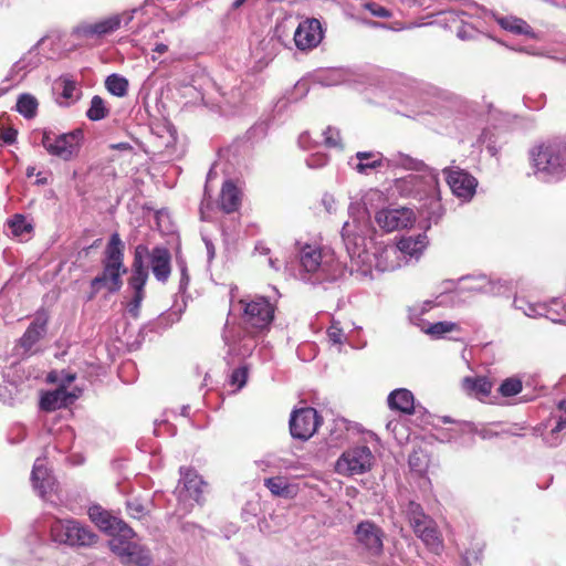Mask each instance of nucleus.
Returning <instances> with one entry per match:
<instances>
[{
  "label": "nucleus",
  "instance_id": "57",
  "mask_svg": "<svg viewBox=\"0 0 566 566\" xmlns=\"http://www.w3.org/2000/svg\"><path fill=\"white\" fill-rule=\"evenodd\" d=\"M167 50H168V46H167L166 44H164V43H158V44H156V46H155V49H154V51H155V52H157V53H159V54H164V53H166V52H167Z\"/></svg>",
  "mask_w": 566,
  "mask_h": 566
},
{
  "label": "nucleus",
  "instance_id": "26",
  "mask_svg": "<svg viewBox=\"0 0 566 566\" xmlns=\"http://www.w3.org/2000/svg\"><path fill=\"white\" fill-rule=\"evenodd\" d=\"M241 205L240 191L232 181H226L220 193V207L227 212L235 211Z\"/></svg>",
  "mask_w": 566,
  "mask_h": 566
},
{
  "label": "nucleus",
  "instance_id": "25",
  "mask_svg": "<svg viewBox=\"0 0 566 566\" xmlns=\"http://www.w3.org/2000/svg\"><path fill=\"white\" fill-rule=\"evenodd\" d=\"M48 318L45 315H38L30 324L23 336L20 338V346L30 350L32 346L45 334Z\"/></svg>",
  "mask_w": 566,
  "mask_h": 566
},
{
  "label": "nucleus",
  "instance_id": "21",
  "mask_svg": "<svg viewBox=\"0 0 566 566\" xmlns=\"http://www.w3.org/2000/svg\"><path fill=\"white\" fill-rule=\"evenodd\" d=\"M78 398V392L69 391L63 386H57L56 389L46 391L41 396L40 408L44 411H54L65 408L73 403Z\"/></svg>",
  "mask_w": 566,
  "mask_h": 566
},
{
  "label": "nucleus",
  "instance_id": "32",
  "mask_svg": "<svg viewBox=\"0 0 566 566\" xmlns=\"http://www.w3.org/2000/svg\"><path fill=\"white\" fill-rule=\"evenodd\" d=\"M57 86L61 88L60 96L64 99L65 105L78 99L80 91L75 81L70 77H61L57 82Z\"/></svg>",
  "mask_w": 566,
  "mask_h": 566
},
{
  "label": "nucleus",
  "instance_id": "43",
  "mask_svg": "<svg viewBox=\"0 0 566 566\" xmlns=\"http://www.w3.org/2000/svg\"><path fill=\"white\" fill-rule=\"evenodd\" d=\"M323 136H324V145L327 148H342L343 147L340 133L337 128L332 127V126L326 127V129L323 132Z\"/></svg>",
  "mask_w": 566,
  "mask_h": 566
},
{
  "label": "nucleus",
  "instance_id": "47",
  "mask_svg": "<svg viewBox=\"0 0 566 566\" xmlns=\"http://www.w3.org/2000/svg\"><path fill=\"white\" fill-rule=\"evenodd\" d=\"M328 340L333 344H342L345 339V334L340 327V323L333 319L331 326L327 329Z\"/></svg>",
  "mask_w": 566,
  "mask_h": 566
},
{
  "label": "nucleus",
  "instance_id": "6",
  "mask_svg": "<svg viewBox=\"0 0 566 566\" xmlns=\"http://www.w3.org/2000/svg\"><path fill=\"white\" fill-rule=\"evenodd\" d=\"M206 485V482L195 470L181 467L180 480L175 490L178 499L177 511L185 515L192 510L193 503L202 504V493Z\"/></svg>",
  "mask_w": 566,
  "mask_h": 566
},
{
  "label": "nucleus",
  "instance_id": "44",
  "mask_svg": "<svg viewBox=\"0 0 566 566\" xmlns=\"http://www.w3.org/2000/svg\"><path fill=\"white\" fill-rule=\"evenodd\" d=\"M248 379V367L241 366L238 369H234L230 377H229V384L231 387H234V391L241 389Z\"/></svg>",
  "mask_w": 566,
  "mask_h": 566
},
{
  "label": "nucleus",
  "instance_id": "14",
  "mask_svg": "<svg viewBox=\"0 0 566 566\" xmlns=\"http://www.w3.org/2000/svg\"><path fill=\"white\" fill-rule=\"evenodd\" d=\"M319 418L314 408L294 410L290 419V431L293 438L308 440L317 430Z\"/></svg>",
  "mask_w": 566,
  "mask_h": 566
},
{
  "label": "nucleus",
  "instance_id": "22",
  "mask_svg": "<svg viewBox=\"0 0 566 566\" xmlns=\"http://www.w3.org/2000/svg\"><path fill=\"white\" fill-rule=\"evenodd\" d=\"M118 29L119 20L117 17H115V14H113L94 23H81L75 28L74 32L78 36L101 38L106 34L113 33Z\"/></svg>",
  "mask_w": 566,
  "mask_h": 566
},
{
  "label": "nucleus",
  "instance_id": "15",
  "mask_svg": "<svg viewBox=\"0 0 566 566\" xmlns=\"http://www.w3.org/2000/svg\"><path fill=\"white\" fill-rule=\"evenodd\" d=\"M376 221L387 232L412 227L416 213L410 208L382 209L376 213Z\"/></svg>",
  "mask_w": 566,
  "mask_h": 566
},
{
  "label": "nucleus",
  "instance_id": "52",
  "mask_svg": "<svg viewBox=\"0 0 566 566\" xmlns=\"http://www.w3.org/2000/svg\"><path fill=\"white\" fill-rule=\"evenodd\" d=\"M86 364L88 365V369L85 371L86 377L92 378L104 373V369L101 366H96L95 361H90Z\"/></svg>",
  "mask_w": 566,
  "mask_h": 566
},
{
  "label": "nucleus",
  "instance_id": "34",
  "mask_svg": "<svg viewBox=\"0 0 566 566\" xmlns=\"http://www.w3.org/2000/svg\"><path fill=\"white\" fill-rule=\"evenodd\" d=\"M109 114V108L106 106L105 101L98 96L94 95L91 99L90 107L86 112V116L91 120H101L107 117Z\"/></svg>",
  "mask_w": 566,
  "mask_h": 566
},
{
  "label": "nucleus",
  "instance_id": "23",
  "mask_svg": "<svg viewBox=\"0 0 566 566\" xmlns=\"http://www.w3.org/2000/svg\"><path fill=\"white\" fill-rule=\"evenodd\" d=\"M31 481L41 497H45L48 493L54 490L55 479L49 473L45 459L38 458L35 460L31 472Z\"/></svg>",
  "mask_w": 566,
  "mask_h": 566
},
{
  "label": "nucleus",
  "instance_id": "64",
  "mask_svg": "<svg viewBox=\"0 0 566 566\" xmlns=\"http://www.w3.org/2000/svg\"><path fill=\"white\" fill-rule=\"evenodd\" d=\"M205 207H208V203H206V199L202 201L201 209H200L201 210L202 219H205V211H203Z\"/></svg>",
  "mask_w": 566,
  "mask_h": 566
},
{
  "label": "nucleus",
  "instance_id": "18",
  "mask_svg": "<svg viewBox=\"0 0 566 566\" xmlns=\"http://www.w3.org/2000/svg\"><path fill=\"white\" fill-rule=\"evenodd\" d=\"M324 33L319 20L307 18L300 22L294 32V42L298 50L306 51L316 48L323 40Z\"/></svg>",
  "mask_w": 566,
  "mask_h": 566
},
{
  "label": "nucleus",
  "instance_id": "3",
  "mask_svg": "<svg viewBox=\"0 0 566 566\" xmlns=\"http://www.w3.org/2000/svg\"><path fill=\"white\" fill-rule=\"evenodd\" d=\"M535 175L556 180L566 176V140L548 139L534 145L528 151Z\"/></svg>",
  "mask_w": 566,
  "mask_h": 566
},
{
  "label": "nucleus",
  "instance_id": "38",
  "mask_svg": "<svg viewBox=\"0 0 566 566\" xmlns=\"http://www.w3.org/2000/svg\"><path fill=\"white\" fill-rule=\"evenodd\" d=\"M265 486L276 496H289L290 489L285 478L274 476L264 480Z\"/></svg>",
  "mask_w": 566,
  "mask_h": 566
},
{
  "label": "nucleus",
  "instance_id": "16",
  "mask_svg": "<svg viewBox=\"0 0 566 566\" xmlns=\"http://www.w3.org/2000/svg\"><path fill=\"white\" fill-rule=\"evenodd\" d=\"M248 303L243 300L238 305L231 304L229 318L223 332V338L227 343H235L245 337L248 325Z\"/></svg>",
  "mask_w": 566,
  "mask_h": 566
},
{
  "label": "nucleus",
  "instance_id": "11",
  "mask_svg": "<svg viewBox=\"0 0 566 566\" xmlns=\"http://www.w3.org/2000/svg\"><path fill=\"white\" fill-rule=\"evenodd\" d=\"M358 546L368 555L378 557L384 551V532L370 521H363L354 530Z\"/></svg>",
  "mask_w": 566,
  "mask_h": 566
},
{
  "label": "nucleus",
  "instance_id": "61",
  "mask_svg": "<svg viewBox=\"0 0 566 566\" xmlns=\"http://www.w3.org/2000/svg\"><path fill=\"white\" fill-rule=\"evenodd\" d=\"M247 0H235L233 3H232V8L233 9H237L239 8L240 6H242Z\"/></svg>",
  "mask_w": 566,
  "mask_h": 566
},
{
  "label": "nucleus",
  "instance_id": "41",
  "mask_svg": "<svg viewBox=\"0 0 566 566\" xmlns=\"http://www.w3.org/2000/svg\"><path fill=\"white\" fill-rule=\"evenodd\" d=\"M411 471L423 473L428 468V457L422 450H415L408 459Z\"/></svg>",
  "mask_w": 566,
  "mask_h": 566
},
{
  "label": "nucleus",
  "instance_id": "1",
  "mask_svg": "<svg viewBox=\"0 0 566 566\" xmlns=\"http://www.w3.org/2000/svg\"><path fill=\"white\" fill-rule=\"evenodd\" d=\"M88 516L101 531L112 536L109 547L122 563L128 566H148L151 563L149 551L132 541L136 534L122 518L98 505L90 507Z\"/></svg>",
  "mask_w": 566,
  "mask_h": 566
},
{
  "label": "nucleus",
  "instance_id": "2",
  "mask_svg": "<svg viewBox=\"0 0 566 566\" xmlns=\"http://www.w3.org/2000/svg\"><path fill=\"white\" fill-rule=\"evenodd\" d=\"M123 260L124 243L118 233H113L105 249L103 271L91 281V291L86 295V302L94 300L102 289L109 293L120 290L123 285L122 275L126 273Z\"/></svg>",
  "mask_w": 566,
  "mask_h": 566
},
{
  "label": "nucleus",
  "instance_id": "7",
  "mask_svg": "<svg viewBox=\"0 0 566 566\" xmlns=\"http://www.w3.org/2000/svg\"><path fill=\"white\" fill-rule=\"evenodd\" d=\"M139 251L143 252L140 253L139 261L145 270V274L149 275L148 266L150 265L156 280L163 283L167 282L171 273L169 250L165 247H155L153 250H149L147 245L138 244L134 251L133 265L138 260Z\"/></svg>",
  "mask_w": 566,
  "mask_h": 566
},
{
  "label": "nucleus",
  "instance_id": "5",
  "mask_svg": "<svg viewBox=\"0 0 566 566\" xmlns=\"http://www.w3.org/2000/svg\"><path fill=\"white\" fill-rule=\"evenodd\" d=\"M51 536L54 542L69 546H91L96 542L92 530L73 518H55L51 524Z\"/></svg>",
  "mask_w": 566,
  "mask_h": 566
},
{
  "label": "nucleus",
  "instance_id": "50",
  "mask_svg": "<svg viewBox=\"0 0 566 566\" xmlns=\"http://www.w3.org/2000/svg\"><path fill=\"white\" fill-rule=\"evenodd\" d=\"M140 11H142V8H135V9L127 10L122 13L115 14V17H117L119 20V27L122 24L127 25L134 19V15Z\"/></svg>",
  "mask_w": 566,
  "mask_h": 566
},
{
  "label": "nucleus",
  "instance_id": "45",
  "mask_svg": "<svg viewBox=\"0 0 566 566\" xmlns=\"http://www.w3.org/2000/svg\"><path fill=\"white\" fill-rule=\"evenodd\" d=\"M76 378L75 373L72 371H51L48 376V380L51 382H57L59 386H63V388H66L67 385H70L72 381H74Z\"/></svg>",
  "mask_w": 566,
  "mask_h": 566
},
{
  "label": "nucleus",
  "instance_id": "33",
  "mask_svg": "<svg viewBox=\"0 0 566 566\" xmlns=\"http://www.w3.org/2000/svg\"><path fill=\"white\" fill-rule=\"evenodd\" d=\"M419 326L421 327V329L433 336V337H441L443 336L444 334L447 333H451L453 331H457L458 329V325L455 323H452V322H437V323H433V324H429L427 322H422V324H419Z\"/></svg>",
  "mask_w": 566,
  "mask_h": 566
},
{
  "label": "nucleus",
  "instance_id": "19",
  "mask_svg": "<svg viewBox=\"0 0 566 566\" xmlns=\"http://www.w3.org/2000/svg\"><path fill=\"white\" fill-rule=\"evenodd\" d=\"M138 253H142L140 251ZM140 254H138V258ZM147 282V275L145 274V270L143 269V265L137 260L135 265H132V276L129 277V285L134 290V297L128 303L127 311L128 313L136 317L139 312L140 304L144 300L145 293H144V286Z\"/></svg>",
  "mask_w": 566,
  "mask_h": 566
},
{
  "label": "nucleus",
  "instance_id": "54",
  "mask_svg": "<svg viewBox=\"0 0 566 566\" xmlns=\"http://www.w3.org/2000/svg\"><path fill=\"white\" fill-rule=\"evenodd\" d=\"M180 271H181V280H180V289H185L189 282V275L187 273V268L184 262H179Z\"/></svg>",
  "mask_w": 566,
  "mask_h": 566
},
{
  "label": "nucleus",
  "instance_id": "20",
  "mask_svg": "<svg viewBox=\"0 0 566 566\" xmlns=\"http://www.w3.org/2000/svg\"><path fill=\"white\" fill-rule=\"evenodd\" d=\"M437 182L434 177H424L410 174L396 179L395 188L402 197H418L426 191V188Z\"/></svg>",
  "mask_w": 566,
  "mask_h": 566
},
{
  "label": "nucleus",
  "instance_id": "39",
  "mask_svg": "<svg viewBox=\"0 0 566 566\" xmlns=\"http://www.w3.org/2000/svg\"><path fill=\"white\" fill-rule=\"evenodd\" d=\"M126 511L129 517L142 521L148 515V510L142 500L134 497L126 501Z\"/></svg>",
  "mask_w": 566,
  "mask_h": 566
},
{
  "label": "nucleus",
  "instance_id": "40",
  "mask_svg": "<svg viewBox=\"0 0 566 566\" xmlns=\"http://www.w3.org/2000/svg\"><path fill=\"white\" fill-rule=\"evenodd\" d=\"M558 407L565 412V417H559L556 426L552 429L549 436L546 438V443L551 447L558 444L559 440L557 434L566 428V400H562L558 403Z\"/></svg>",
  "mask_w": 566,
  "mask_h": 566
},
{
  "label": "nucleus",
  "instance_id": "58",
  "mask_svg": "<svg viewBox=\"0 0 566 566\" xmlns=\"http://www.w3.org/2000/svg\"><path fill=\"white\" fill-rule=\"evenodd\" d=\"M398 426V422L396 420L388 421L386 424V429L390 432H395L396 428Z\"/></svg>",
  "mask_w": 566,
  "mask_h": 566
},
{
  "label": "nucleus",
  "instance_id": "4",
  "mask_svg": "<svg viewBox=\"0 0 566 566\" xmlns=\"http://www.w3.org/2000/svg\"><path fill=\"white\" fill-rule=\"evenodd\" d=\"M402 513L407 517L413 533L421 539L426 547L436 554L441 553L443 549V539L437 523L424 513L422 506L415 501H409L402 507Z\"/></svg>",
  "mask_w": 566,
  "mask_h": 566
},
{
  "label": "nucleus",
  "instance_id": "42",
  "mask_svg": "<svg viewBox=\"0 0 566 566\" xmlns=\"http://www.w3.org/2000/svg\"><path fill=\"white\" fill-rule=\"evenodd\" d=\"M522 380L517 377L506 378L500 386L499 391L504 397H512L521 392Z\"/></svg>",
  "mask_w": 566,
  "mask_h": 566
},
{
  "label": "nucleus",
  "instance_id": "24",
  "mask_svg": "<svg viewBox=\"0 0 566 566\" xmlns=\"http://www.w3.org/2000/svg\"><path fill=\"white\" fill-rule=\"evenodd\" d=\"M387 402L391 410H398L406 415H411L415 411V397L412 392L406 388L391 391L387 398Z\"/></svg>",
  "mask_w": 566,
  "mask_h": 566
},
{
  "label": "nucleus",
  "instance_id": "37",
  "mask_svg": "<svg viewBox=\"0 0 566 566\" xmlns=\"http://www.w3.org/2000/svg\"><path fill=\"white\" fill-rule=\"evenodd\" d=\"M8 227L10 228L12 235L21 239L32 230L31 223H29L22 214H15L11 220H9Z\"/></svg>",
  "mask_w": 566,
  "mask_h": 566
},
{
  "label": "nucleus",
  "instance_id": "63",
  "mask_svg": "<svg viewBox=\"0 0 566 566\" xmlns=\"http://www.w3.org/2000/svg\"><path fill=\"white\" fill-rule=\"evenodd\" d=\"M207 249H208L209 256L212 258L213 253H214L212 244L207 243Z\"/></svg>",
  "mask_w": 566,
  "mask_h": 566
},
{
  "label": "nucleus",
  "instance_id": "56",
  "mask_svg": "<svg viewBox=\"0 0 566 566\" xmlns=\"http://www.w3.org/2000/svg\"><path fill=\"white\" fill-rule=\"evenodd\" d=\"M133 365H134V363H133L130 359H128L127 361H125V363L123 364V366H122V368H120V370H119V377H120L124 381H130V379L124 378V376H123V370H124L125 368L133 367Z\"/></svg>",
  "mask_w": 566,
  "mask_h": 566
},
{
  "label": "nucleus",
  "instance_id": "9",
  "mask_svg": "<svg viewBox=\"0 0 566 566\" xmlns=\"http://www.w3.org/2000/svg\"><path fill=\"white\" fill-rule=\"evenodd\" d=\"M83 139V132L75 129L65 134L43 132L41 144L45 150L63 160H70L80 149Z\"/></svg>",
  "mask_w": 566,
  "mask_h": 566
},
{
  "label": "nucleus",
  "instance_id": "30",
  "mask_svg": "<svg viewBox=\"0 0 566 566\" xmlns=\"http://www.w3.org/2000/svg\"><path fill=\"white\" fill-rule=\"evenodd\" d=\"M356 158L359 163L356 165V170L360 174H366L368 169H377L382 167V157L380 154L373 151H358Z\"/></svg>",
  "mask_w": 566,
  "mask_h": 566
},
{
  "label": "nucleus",
  "instance_id": "17",
  "mask_svg": "<svg viewBox=\"0 0 566 566\" xmlns=\"http://www.w3.org/2000/svg\"><path fill=\"white\" fill-rule=\"evenodd\" d=\"M275 306L265 297L250 301V336L269 329L274 319Z\"/></svg>",
  "mask_w": 566,
  "mask_h": 566
},
{
  "label": "nucleus",
  "instance_id": "13",
  "mask_svg": "<svg viewBox=\"0 0 566 566\" xmlns=\"http://www.w3.org/2000/svg\"><path fill=\"white\" fill-rule=\"evenodd\" d=\"M452 193L463 200H470L478 187V180L459 167H447L442 170Z\"/></svg>",
  "mask_w": 566,
  "mask_h": 566
},
{
  "label": "nucleus",
  "instance_id": "8",
  "mask_svg": "<svg viewBox=\"0 0 566 566\" xmlns=\"http://www.w3.org/2000/svg\"><path fill=\"white\" fill-rule=\"evenodd\" d=\"M374 461L375 457L367 446H356L340 454L335 471L345 476L364 474L371 469Z\"/></svg>",
  "mask_w": 566,
  "mask_h": 566
},
{
  "label": "nucleus",
  "instance_id": "51",
  "mask_svg": "<svg viewBox=\"0 0 566 566\" xmlns=\"http://www.w3.org/2000/svg\"><path fill=\"white\" fill-rule=\"evenodd\" d=\"M17 130L13 129V128H6L2 130L1 133V139L3 140L4 144H8V145H11L15 142L17 139Z\"/></svg>",
  "mask_w": 566,
  "mask_h": 566
},
{
  "label": "nucleus",
  "instance_id": "48",
  "mask_svg": "<svg viewBox=\"0 0 566 566\" xmlns=\"http://www.w3.org/2000/svg\"><path fill=\"white\" fill-rule=\"evenodd\" d=\"M181 532L186 535H189L193 538H203L205 537V530L192 522H185L181 524Z\"/></svg>",
  "mask_w": 566,
  "mask_h": 566
},
{
  "label": "nucleus",
  "instance_id": "59",
  "mask_svg": "<svg viewBox=\"0 0 566 566\" xmlns=\"http://www.w3.org/2000/svg\"><path fill=\"white\" fill-rule=\"evenodd\" d=\"M113 148L120 149V150H126V149H130L132 147L127 143H119L117 145H114Z\"/></svg>",
  "mask_w": 566,
  "mask_h": 566
},
{
  "label": "nucleus",
  "instance_id": "62",
  "mask_svg": "<svg viewBox=\"0 0 566 566\" xmlns=\"http://www.w3.org/2000/svg\"><path fill=\"white\" fill-rule=\"evenodd\" d=\"M35 174V167H28L27 168V176L32 177Z\"/></svg>",
  "mask_w": 566,
  "mask_h": 566
},
{
  "label": "nucleus",
  "instance_id": "35",
  "mask_svg": "<svg viewBox=\"0 0 566 566\" xmlns=\"http://www.w3.org/2000/svg\"><path fill=\"white\" fill-rule=\"evenodd\" d=\"M38 101L31 94H22L17 102V111L25 118H33L36 115Z\"/></svg>",
  "mask_w": 566,
  "mask_h": 566
},
{
  "label": "nucleus",
  "instance_id": "12",
  "mask_svg": "<svg viewBox=\"0 0 566 566\" xmlns=\"http://www.w3.org/2000/svg\"><path fill=\"white\" fill-rule=\"evenodd\" d=\"M301 264L308 273L322 271L325 274L335 273L338 264L332 253L325 252L314 245H305L300 253Z\"/></svg>",
  "mask_w": 566,
  "mask_h": 566
},
{
  "label": "nucleus",
  "instance_id": "49",
  "mask_svg": "<svg viewBox=\"0 0 566 566\" xmlns=\"http://www.w3.org/2000/svg\"><path fill=\"white\" fill-rule=\"evenodd\" d=\"M373 15L377 18L382 19H389L392 17V12L388 10L387 8L376 3V2H368L364 6Z\"/></svg>",
  "mask_w": 566,
  "mask_h": 566
},
{
  "label": "nucleus",
  "instance_id": "46",
  "mask_svg": "<svg viewBox=\"0 0 566 566\" xmlns=\"http://www.w3.org/2000/svg\"><path fill=\"white\" fill-rule=\"evenodd\" d=\"M459 430L461 432H474L478 436H480L482 439H492L493 437H495L497 434L491 428H482V429L478 430L475 428V426L471 422L459 423Z\"/></svg>",
  "mask_w": 566,
  "mask_h": 566
},
{
  "label": "nucleus",
  "instance_id": "10",
  "mask_svg": "<svg viewBox=\"0 0 566 566\" xmlns=\"http://www.w3.org/2000/svg\"><path fill=\"white\" fill-rule=\"evenodd\" d=\"M13 357L8 356L7 364H4L1 371V378L6 382V390L10 400H19L28 395L32 385L23 360H11L10 358Z\"/></svg>",
  "mask_w": 566,
  "mask_h": 566
},
{
  "label": "nucleus",
  "instance_id": "60",
  "mask_svg": "<svg viewBox=\"0 0 566 566\" xmlns=\"http://www.w3.org/2000/svg\"><path fill=\"white\" fill-rule=\"evenodd\" d=\"M189 410H190L189 406H184L181 408V415L185 416V417H188L189 416Z\"/></svg>",
  "mask_w": 566,
  "mask_h": 566
},
{
  "label": "nucleus",
  "instance_id": "29",
  "mask_svg": "<svg viewBox=\"0 0 566 566\" xmlns=\"http://www.w3.org/2000/svg\"><path fill=\"white\" fill-rule=\"evenodd\" d=\"M463 388L476 396L486 397L492 389V382L485 376L465 377Z\"/></svg>",
  "mask_w": 566,
  "mask_h": 566
},
{
  "label": "nucleus",
  "instance_id": "31",
  "mask_svg": "<svg viewBox=\"0 0 566 566\" xmlns=\"http://www.w3.org/2000/svg\"><path fill=\"white\" fill-rule=\"evenodd\" d=\"M128 80L119 74H111L105 80L106 90L114 96L124 97L128 92Z\"/></svg>",
  "mask_w": 566,
  "mask_h": 566
},
{
  "label": "nucleus",
  "instance_id": "53",
  "mask_svg": "<svg viewBox=\"0 0 566 566\" xmlns=\"http://www.w3.org/2000/svg\"><path fill=\"white\" fill-rule=\"evenodd\" d=\"M480 553L481 551L479 552H475V551H467L464 553V560L468 565H471L472 563H476L480 560Z\"/></svg>",
  "mask_w": 566,
  "mask_h": 566
},
{
  "label": "nucleus",
  "instance_id": "55",
  "mask_svg": "<svg viewBox=\"0 0 566 566\" xmlns=\"http://www.w3.org/2000/svg\"><path fill=\"white\" fill-rule=\"evenodd\" d=\"M269 251H270V250H269V249H266V248H263V247H259V245H256V247H255V249H254V252H253L252 256H253L254 259H256V258H260L262 254L266 255V254L269 253Z\"/></svg>",
  "mask_w": 566,
  "mask_h": 566
},
{
  "label": "nucleus",
  "instance_id": "27",
  "mask_svg": "<svg viewBox=\"0 0 566 566\" xmlns=\"http://www.w3.org/2000/svg\"><path fill=\"white\" fill-rule=\"evenodd\" d=\"M499 24L506 31L514 34H523L535 38L532 27L523 19L516 17H504L499 19Z\"/></svg>",
  "mask_w": 566,
  "mask_h": 566
},
{
  "label": "nucleus",
  "instance_id": "36",
  "mask_svg": "<svg viewBox=\"0 0 566 566\" xmlns=\"http://www.w3.org/2000/svg\"><path fill=\"white\" fill-rule=\"evenodd\" d=\"M394 161L397 166H400L407 170L422 171L427 168V165L423 160L413 158L403 153H398L395 155Z\"/></svg>",
  "mask_w": 566,
  "mask_h": 566
},
{
  "label": "nucleus",
  "instance_id": "28",
  "mask_svg": "<svg viewBox=\"0 0 566 566\" xmlns=\"http://www.w3.org/2000/svg\"><path fill=\"white\" fill-rule=\"evenodd\" d=\"M428 240L426 234L417 237L402 238L398 242V249L410 256L421 253L427 247Z\"/></svg>",
  "mask_w": 566,
  "mask_h": 566
}]
</instances>
